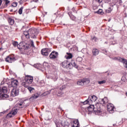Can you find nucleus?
Returning <instances> with one entry per match:
<instances>
[{
  "mask_svg": "<svg viewBox=\"0 0 127 127\" xmlns=\"http://www.w3.org/2000/svg\"><path fill=\"white\" fill-rule=\"evenodd\" d=\"M106 80H103L102 81H98V83L99 85H103V84H106Z\"/></svg>",
  "mask_w": 127,
  "mask_h": 127,
  "instance_id": "obj_29",
  "label": "nucleus"
},
{
  "mask_svg": "<svg viewBox=\"0 0 127 127\" xmlns=\"http://www.w3.org/2000/svg\"><path fill=\"white\" fill-rule=\"evenodd\" d=\"M90 83V79L89 78H84L77 81V84L78 86H84L85 84H89Z\"/></svg>",
  "mask_w": 127,
  "mask_h": 127,
  "instance_id": "obj_6",
  "label": "nucleus"
},
{
  "mask_svg": "<svg viewBox=\"0 0 127 127\" xmlns=\"http://www.w3.org/2000/svg\"><path fill=\"white\" fill-rule=\"evenodd\" d=\"M1 84H3V81H2V82H1Z\"/></svg>",
  "mask_w": 127,
  "mask_h": 127,
  "instance_id": "obj_49",
  "label": "nucleus"
},
{
  "mask_svg": "<svg viewBox=\"0 0 127 127\" xmlns=\"http://www.w3.org/2000/svg\"><path fill=\"white\" fill-rule=\"evenodd\" d=\"M90 106L88 108V111L90 113L92 112H94L96 115H101L102 113V109H101V106L99 103H97L95 106L94 105L89 104Z\"/></svg>",
  "mask_w": 127,
  "mask_h": 127,
  "instance_id": "obj_2",
  "label": "nucleus"
},
{
  "mask_svg": "<svg viewBox=\"0 0 127 127\" xmlns=\"http://www.w3.org/2000/svg\"><path fill=\"white\" fill-rule=\"evenodd\" d=\"M80 125L79 124V120H76L73 121V124L72 125V127H79Z\"/></svg>",
  "mask_w": 127,
  "mask_h": 127,
  "instance_id": "obj_19",
  "label": "nucleus"
},
{
  "mask_svg": "<svg viewBox=\"0 0 127 127\" xmlns=\"http://www.w3.org/2000/svg\"><path fill=\"white\" fill-rule=\"evenodd\" d=\"M33 1H34V2H38V0H33Z\"/></svg>",
  "mask_w": 127,
  "mask_h": 127,
  "instance_id": "obj_46",
  "label": "nucleus"
},
{
  "mask_svg": "<svg viewBox=\"0 0 127 127\" xmlns=\"http://www.w3.org/2000/svg\"><path fill=\"white\" fill-rule=\"evenodd\" d=\"M8 21L9 24H10V25H13V24H14V20H13L12 18H8Z\"/></svg>",
  "mask_w": 127,
  "mask_h": 127,
  "instance_id": "obj_23",
  "label": "nucleus"
},
{
  "mask_svg": "<svg viewBox=\"0 0 127 127\" xmlns=\"http://www.w3.org/2000/svg\"><path fill=\"white\" fill-rule=\"evenodd\" d=\"M4 1H5V6H6V5H7L8 4V3H9V2H10V1L8 0H4Z\"/></svg>",
  "mask_w": 127,
  "mask_h": 127,
  "instance_id": "obj_35",
  "label": "nucleus"
},
{
  "mask_svg": "<svg viewBox=\"0 0 127 127\" xmlns=\"http://www.w3.org/2000/svg\"><path fill=\"white\" fill-rule=\"evenodd\" d=\"M110 21H111V19L108 20V22H110Z\"/></svg>",
  "mask_w": 127,
  "mask_h": 127,
  "instance_id": "obj_48",
  "label": "nucleus"
},
{
  "mask_svg": "<svg viewBox=\"0 0 127 127\" xmlns=\"http://www.w3.org/2000/svg\"><path fill=\"white\" fill-rule=\"evenodd\" d=\"M113 60H117L119 61V62H121V63L123 64V65L125 68H127V59L122 58L120 57H115L113 58Z\"/></svg>",
  "mask_w": 127,
  "mask_h": 127,
  "instance_id": "obj_5",
  "label": "nucleus"
},
{
  "mask_svg": "<svg viewBox=\"0 0 127 127\" xmlns=\"http://www.w3.org/2000/svg\"><path fill=\"white\" fill-rule=\"evenodd\" d=\"M103 52H104V53H107V52H108L107 51V50H104Z\"/></svg>",
  "mask_w": 127,
  "mask_h": 127,
  "instance_id": "obj_45",
  "label": "nucleus"
},
{
  "mask_svg": "<svg viewBox=\"0 0 127 127\" xmlns=\"http://www.w3.org/2000/svg\"><path fill=\"white\" fill-rule=\"evenodd\" d=\"M31 45L32 47H35L34 43L33 42V41H31Z\"/></svg>",
  "mask_w": 127,
  "mask_h": 127,
  "instance_id": "obj_42",
  "label": "nucleus"
},
{
  "mask_svg": "<svg viewBox=\"0 0 127 127\" xmlns=\"http://www.w3.org/2000/svg\"><path fill=\"white\" fill-rule=\"evenodd\" d=\"M49 94V92L46 91V92L43 94V96H47Z\"/></svg>",
  "mask_w": 127,
  "mask_h": 127,
  "instance_id": "obj_40",
  "label": "nucleus"
},
{
  "mask_svg": "<svg viewBox=\"0 0 127 127\" xmlns=\"http://www.w3.org/2000/svg\"><path fill=\"white\" fill-rule=\"evenodd\" d=\"M28 90H29L30 93H33L34 91H35L34 88H32L31 87H28L27 88Z\"/></svg>",
  "mask_w": 127,
  "mask_h": 127,
  "instance_id": "obj_27",
  "label": "nucleus"
},
{
  "mask_svg": "<svg viewBox=\"0 0 127 127\" xmlns=\"http://www.w3.org/2000/svg\"><path fill=\"white\" fill-rule=\"evenodd\" d=\"M70 17L72 20H75V19H76V17L75 16H70Z\"/></svg>",
  "mask_w": 127,
  "mask_h": 127,
  "instance_id": "obj_43",
  "label": "nucleus"
},
{
  "mask_svg": "<svg viewBox=\"0 0 127 127\" xmlns=\"http://www.w3.org/2000/svg\"><path fill=\"white\" fill-rule=\"evenodd\" d=\"M1 0H0V5H1Z\"/></svg>",
  "mask_w": 127,
  "mask_h": 127,
  "instance_id": "obj_47",
  "label": "nucleus"
},
{
  "mask_svg": "<svg viewBox=\"0 0 127 127\" xmlns=\"http://www.w3.org/2000/svg\"><path fill=\"white\" fill-rule=\"evenodd\" d=\"M100 53V52L99 51V50L94 48L92 50V54L93 56H97V55H99V54Z\"/></svg>",
  "mask_w": 127,
  "mask_h": 127,
  "instance_id": "obj_18",
  "label": "nucleus"
},
{
  "mask_svg": "<svg viewBox=\"0 0 127 127\" xmlns=\"http://www.w3.org/2000/svg\"><path fill=\"white\" fill-rule=\"evenodd\" d=\"M41 52L42 55L47 56L49 55L50 52H51V49L48 48L43 49L42 50Z\"/></svg>",
  "mask_w": 127,
  "mask_h": 127,
  "instance_id": "obj_9",
  "label": "nucleus"
},
{
  "mask_svg": "<svg viewBox=\"0 0 127 127\" xmlns=\"http://www.w3.org/2000/svg\"><path fill=\"white\" fill-rule=\"evenodd\" d=\"M38 34L37 30L35 28H31L28 31H25L24 32V35H25L26 38H36V36Z\"/></svg>",
  "mask_w": 127,
  "mask_h": 127,
  "instance_id": "obj_1",
  "label": "nucleus"
},
{
  "mask_svg": "<svg viewBox=\"0 0 127 127\" xmlns=\"http://www.w3.org/2000/svg\"><path fill=\"white\" fill-rule=\"evenodd\" d=\"M106 44H108V43L107 42H105Z\"/></svg>",
  "mask_w": 127,
  "mask_h": 127,
  "instance_id": "obj_50",
  "label": "nucleus"
},
{
  "mask_svg": "<svg viewBox=\"0 0 127 127\" xmlns=\"http://www.w3.org/2000/svg\"><path fill=\"white\" fill-rule=\"evenodd\" d=\"M58 96H62V95H63V92H62V91H59L58 92Z\"/></svg>",
  "mask_w": 127,
  "mask_h": 127,
  "instance_id": "obj_37",
  "label": "nucleus"
},
{
  "mask_svg": "<svg viewBox=\"0 0 127 127\" xmlns=\"http://www.w3.org/2000/svg\"><path fill=\"white\" fill-rule=\"evenodd\" d=\"M112 12V8L109 7L108 9L106 10V13H110Z\"/></svg>",
  "mask_w": 127,
  "mask_h": 127,
  "instance_id": "obj_31",
  "label": "nucleus"
},
{
  "mask_svg": "<svg viewBox=\"0 0 127 127\" xmlns=\"http://www.w3.org/2000/svg\"><path fill=\"white\" fill-rule=\"evenodd\" d=\"M56 127H61V124L60 123H56Z\"/></svg>",
  "mask_w": 127,
  "mask_h": 127,
  "instance_id": "obj_41",
  "label": "nucleus"
},
{
  "mask_svg": "<svg viewBox=\"0 0 127 127\" xmlns=\"http://www.w3.org/2000/svg\"><path fill=\"white\" fill-rule=\"evenodd\" d=\"M84 116H86V114H84Z\"/></svg>",
  "mask_w": 127,
  "mask_h": 127,
  "instance_id": "obj_52",
  "label": "nucleus"
},
{
  "mask_svg": "<svg viewBox=\"0 0 127 127\" xmlns=\"http://www.w3.org/2000/svg\"><path fill=\"white\" fill-rule=\"evenodd\" d=\"M65 88H66V86L63 85L62 87H61L60 88V91H62V90H64V89H65Z\"/></svg>",
  "mask_w": 127,
  "mask_h": 127,
  "instance_id": "obj_39",
  "label": "nucleus"
},
{
  "mask_svg": "<svg viewBox=\"0 0 127 127\" xmlns=\"http://www.w3.org/2000/svg\"><path fill=\"white\" fill-rule=\"evenodd\" d=\"M23 6H22L20 7V8L19 9L18 12L19 14H22V10H23Z\"/></svg>",
  "mask_w": 127,
  "mask_h": 127,
  "instance_id": "obj_30",
  "label": "nucleus"
},
{
  "mask_svg": "<svg viewBox=\"0 0 127 127\" xmlns=\"http://www.w3.org/2000/svg\"><path fill=\"white\" fill-rule=\"evenodd\" d=\"M8 92V89L6 86H3L0 88V98L2 100H5L6 98H8L9 96L6 94Z\"/></svg>",
  "mask_w": 127,
  "mask_h": 127,
  "instance_id": "obj_3",
  "label": "nucleus"
},
{
  "mask_svg": "<svg viewBox=\"0 0 127 127\" xmlns=\"http://www.w3.org/2000/svg\"><path fill=\"white\" fill-rule=\"evenodd\" d=\"M6 62H8V63H12L15 61V58L12 57V56H8L5 58Z\"/></svg>",
  "mask_w": 127,
  "mask_h": 127,
  "instance_id": "obj_13",
  "label": "nucleus"
},
{
  "mask_svg": "<svg viewBox=\"0 0 127 127\" xmlns=\"http://www.w3.org/2000/svg\"><path fill=\"white\" fill-rule=\"evenodd\" d=\"M98 99V98H97V96L95 95L90 96L89 97V98L85 100L84 102H83L84 105H91L93 102H96V100Z\"/></svg>",
  "mask_w": 127,
  "mask_h": 127,
  "instance_id": "obj_4",
  "label": "nucleus"
},
{
  "mask_svg": "<svg viewBox=\"0 0 127 127\" xmlns=\"http://www.w3.org/2000/svg\"><path fill=\"white\" fill-rule=\"evenodd\" d=\"M39 97V94L38 93H35L29 98V101H32L33 100H35V99H37Z\"/></svg>",
  "mask_w": 127,
  "mask_h": 127,
  "instance_id": "obj_17",
  "label": "nucleus"
},
{
  "mask_svg": "<svg viewBox=\"0 0 127 127\" xmlns=\"http://www.w3.org/2000/svg\"><path fill=\"white\" fill-rule=\"evenodd\" d=\"M50 78L52 79V80H53L55 82V81H57V79H58V76L57 75H54L53 76H51Z\"/></svg>",
  "mask_w": 127,
  "mask_h": 127,
  "instance_id": "obj_26",
  "label": "nucleus"
},
{
  "mask_svg": "<svg viewBox=\"0 0 127 127\" xmlns=\"http://www.w3.org/2000/svg\"><path fill=\"white\" fill-rule=\"evenodd\" d=\"M13 46H14V47H17V45H18V43L16 41H14L13 42V43H12Z\"/></svg>",
  "mask_w": 127,
  "mask_h": 127,
  "instance_id": "obj_33",
  "label": "nucleus"
},
{
  "mask_svg": "<svg viewBox=\"0 0 127 127\" xmlns=\"http://www.w3.org/2000/svg\"><path fill=\"white\" fill-rule=\"evenodd\" d=\"M97 2H99V3H101L102 1H103V0H96Z\"/></svg>",
  "mask_w": 127,
  "mask_h": 127,
  "instance_id": "obj_44",
  "label": "nucleus"
},
{
  "mask_svg": "<svg viewBox=\"0 0 127 127\" xmlns=\"http://www.w3.org/2000/svg\"><path fill=\"white\" fill-rule=\"evenodd\" d=\"M62 66L63 68H66L67 69L71 66V64L68 61L65 60L62 62Z\"/></svg>",
  "mask_w": 127,
  "mask_h": 127,
  "instance_id": "obj_11",
  "label": "nucleus"
},
{
  "mask_svg": "<svg viewBox=\"0 0 127 127\" xmlns=\"http://www.w3.org/2000/svg\"><path fill=\"white\" fill-rule=\"evenodd\" d=\"M40 85L41 86H44V81L43 80H41L40 83H39Z\"/></svg>",
  "mask_w": 127,
  "mask_h": 127,
  "instance_id": "obj_38",
  "label": "nucleus"
},
{
  "mask_svg": "<svg viewBox=\"0 0 127 127\" xmlns=\"http://www.w3.org/2000/svg\"><path fill=\"white\" fill-rule=\"evenodd\" d=\"M73 57V55L71 53H66V55L65 56L66 59H71Z\"/></svg>",
  "mask_w": 127,
  "mask_h": 127,
  "instance_id": "obj_22",
  "label": "nucleus"
},
{
  "mask_svg": "<svg viewBox=\"0 0 127 127\" xmlns=\"http://www.w3.org/2000/svg\"><path fill=\"white\" fill-rule=\"evenodd\" d=\"M107 110H108V111L110 114H113V113H114V110H115V107H114V105H113L111 103L108 104Z\"/></svg>",
  "mask_w": 127,
  "mask_h": 127,
  "instance_id": "obj_10",
  "label": "nucleus"
},
{
  "mask_svg": "<svg viewBox=\"0 0 127 127\" xmlns=\"http://www.w3.org/2000/svg\"><path fill=\"white\" fill-rule=\"evenodd\" d=\"M1 48H0V51H1Z\"/></svg>",
  "mask_w": 127,
  "mask_h": 127,
  "instance_id": "obj_51",
  "label": "nucleus"
},
{
  "mask_svg": "<svg viewBox=\"0 0 127 127\" xmlns=\"http://www.w3.org/2000/svg\"><path fill=\"white\" fill-rule=\"evenodd\" d=\"M91 40H92V41H94V42H97L98 39L96 38V37H91Z\"/></svg>",
  "mask_w": 127,
  "mask_h": 127,
  "instance_id": "obj_34",
  "label": "nucleus"
},
{
  "mask_svg": "<svg viewBox=\"0 0 127 127\" xmlns=\"http://www.w3.org/2000/svg\"><path fill=\"white\" fill-rule=\"evenodd\" d=\"M109 102V100H108V98L104 97L103 99L101 100V103L103 104H107Z\"/></svg>",
  "mask_w": 127,
  "mask_h": 127,
  "instance_id": "obj_24",
  "label": "nucleus"
},
{
  "mask_svg": "<svg viewBox=\"0 0 127 127\" xmlns=\"http://www.w3.org/2000/svg\"><path fill=\"white\" fill-rule=\"evenodd\" d=\"M96 13L98 14H104V12H103V9H99L97 12Z\"/></svg>",
  "mask_w": 127,
  "mask_h": 127,
  "instance_id": "obj_28",
  "label": "nucleus"
},
{
  "mask_svg": "<svg viewBox=\"0 0 127 127\" xmlns=\"http://www.w3.org/2000/svg\"><path fill=\"white\" fill-rule=\"evenodd\" d=\"M76 61L77 62H81V61H83V58H82L81 57H78L76 59Z\"/></svg>",
  "mask_w": 127,
  "mask_h": 127,
  "instance_id": "obj_32",
  "label": "nucleus"
},
{
  "mask_svg": "<svg viewBox=\"0 0 127 127\" xmlns=\"http://www.w3.org/2000/svg\"><path fill=\"white\" fill-rule=\"evenodd\" d=\"M58 56V53L57 52L53 51L50 54V59H55L57 58Z\"/></svg>",
  "mask_w": 127,
  "mask_h": 127,
  "instance_id": "obj_15",
  "label": "nucleus"
},
{
  "mask_svg": "<svg viewBox=\"0 0 127 127\" xmlns=\"http://www.w3.org/2000/svg\"><path fill=\"white\" fill-rule=\"evenodd\" d=\"M22 86H24L25 88H28L29 87V84L26 81H25L22 83Z\"/></svg>",
  "mask_w": 127,
  "mask_h": 127,
  "instance_id": "obj_25",
  "label": "nucleus"
},
{
  "mask_svg": "<svg viewBox=\"0 0 127 127\" xmlns=\"http://www.w3.org/2000/svg\"><path fill=\"white\" fill-rule=\"evenodd\" d=\"M16 107H17L19 109H22V108L24 107V102L22 101L20 103L17 104Z\"/></svg>",
  "mask_w": 127,
  "mask_h": 127,
  "instance_id": "obj_20",
  "label": "nucleus"
},
{
  "mask_svg": "<svg viewBox=\"0 0 127 127\" xmlns=\"http://www.w3.org/2000/svg\"><path fill=\"white\" fill-rule=\"evenodd\" d=\"M70 65H72L73 67H74V68H78V65L76 64V62H75V61L74 60H71L70 63H69Z\"/></svg>",
  "mask_w": 127,
  "mask_h": 127,
  "instance_id": "obj_21",
  "label": "nucleus"
},
{
  "mask_svg": "<svg viewBox=\"0 0 127 127\" xmlns=\"http://www.w3.org/2000/svg\"><path fill=\"white\" fill-rule=\"evenodd\" d=\"M17 47L19 50L21 51H24V50H26L27 49V47L23 45L22 43H20L17 46Z\"/></svg>",
  "mask_w": 127,
  "mask_h": 127,
  "instance_id": "obj_12",
  "label": "nucleus"
},
{
  "mask_svg": "<svg viewBox=\"0 0 127 127\" xmlns=\"http://www.w3.org/2000/svg\"><path fill=\"white\" fill-rule=\"evenodd\" d=\"M17 85H18V81L17 80H13L11 81V83H9L8 87L9 88H11L13 89V88H16L17 87Z\"/></svg>",
  "mask_w": 127,
  "mask_h": 127,
  "instance_id": "obj_7",
  "label": "nucleus"
},
{
  "mask_svg": "<svg viewBox=\"0 0 127 127\" xmlns=\"http://www.w3.org/2000/svg\"><path fill=\"white\" fill-rule=\"evenodd\" d=\"M11 5L13 6V7H16V6H17V2H14L12 3Z\"/></svg>",
  "mask_w": 127,
  "mask_h": 127,
  "instance_id": "obj_36",
  "label": "nucleus"
},
{
  "mask_svg": "<svg viewBox=\"0 0 127 127\" xmlns=\"http://www.w3.org/2000/svg\"><path fill=\"white\" fill-rule=\"evenodd\" d=\"M17 109L13 108L10 113L7 114V116L9 118H12V117L15 116V115L17 114Z\"/></svg>",
  "mask_w": 127,
  "mask_h": 127,
  "instance_id": "obj_8",
  "label": "nucleus"
},
{
  "mask_svg": "<svg viewBox=\"0 0 127 127\" xmlns=\"http://www.w3.org/2000/svg\"><path fill=\"white\" fill-rule=\"evenodd\" d=\"M25 80L29 85L30 84H31L32 82H33V77L30 76H25Z\"/></svg>",
  "mask_w": 127,
  "mask_h": 127,
  "instance_id": "obj_14",
  "label": "nucleus"
},
{
  "mask_svg": "<svg viewBox=\"0 0 127 127\" xmlns=\"http://www.w3.org/2000/svg\"><path fill=\"white\" fill-rule=\"evenodd\" d=\"M11 90V96L12 97H15V96H17L18 95V90H17L15 88H12Z\"/></svg>",
  "mask_w": 127,
  "mask_h": 127,
  "instance_id": "obj_16",
  "label": "nucleus"
}]
</instances>
